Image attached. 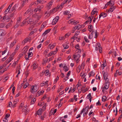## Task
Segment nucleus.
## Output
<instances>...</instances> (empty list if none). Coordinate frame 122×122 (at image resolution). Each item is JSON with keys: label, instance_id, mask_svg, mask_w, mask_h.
Wrapping results in <instances>:
<instances>
[{"label": "nucleus", "instance_id": "nucleus-1", "mask_svg": "<svg viewBox=\"0 0 122 122\" xmlns=\"http://www.w3.org/2000/svg\"><path fill=\"white\" fill-rule=\"evenodd\" d=\"M39 89L38 86L35 85L31 86L30 88V92L32 94H34L37 92Z\"/></svg>", "mask_w": 122, "mask_h": 122}, {"label": "nucleus", "instance_id": "nucleus-2", "mask_svg": "<svg viewBox=\"0 0 122 122\" xmlns=\"http://www.w3.org/2000/svg\"><path fill=\"white\" fill-rule=\"evenodd\" d=\"M28 19V17L24 20L21 24V26H23V25L27 23L28 24L30 23H31V24H32L33 23V22H32L33 19H31L30 18L28 20H27Z\"/></svg>", "mask_w": 122, "mask_h": 122}, {"label": "nucleus", "instance_id": "nucleus-3", "mask_svg": "<svg viewBox=\"0 0 122 122\" xmlns=\"http://www.w3.org/2000/svg\"><path fill=\"white\" fill-rule=\"evenodd\" d=\"M80 55L79 54H76L73 55V57L77 63L78 62L80 61Z\"/></svg>", "mask_w": 122, "mask_h": 122}, {"label": "nucleus", "instance_id": "nucleus-4", "mask_svg": "<svg viewBox=\"0 0 122 122\" xmlns=\"http://www.w3.org/2000/svg\"><path fill=\"white\" fill-rule=\"evenodd\" d=\"M97 32L96 30L95 31H92V33L90 34L89 36V38L90 39H91L93 37V35H94V38H96L97 36Z\"/></svg>", "mask_w": 122, "mask_h": 122}, {"label": "nucleus", "instance_id": "nucleus-5", "mask_svg": "<svg viewBox=\"0 0 122 122\" xmlns=\"http://www.w3.org/2000/svg\"><path fill=\"white\" fill-rule=\"evenodd\" d=\"M33 20H39L41 17V15H38L36 14H35L32 15Z\"/></svg>", "mask_w": 122, "mask_h": 122}, {"label": "nucleus", "instance_id": "nucleus-6", "mask_svg": "<svg viewBox=\"0 0 122 122\" xmlns=\"http://www.w3.org/2000/svg\"><path fill=\"white\" fill-rule=\"evenodd\" d=\"M27 107V106H24L22 108V111L23 112H24V113L25 115H26V114L28 112V110Z\"/></svg>", "mask_w": 122, "mask_h": 122}, {"label": "nucleus", "instance_id": "nucleus-7", "mask_svg": "<svg viewBox=\"0 0 122 122\" xmlns=\"http://www.w3.org/2000/svg\"><path fill=\"white\" fill-rule=\"evenodd\" d=\"M59 18V17L58 16H56L53 20L52 22V25H55L57 22Z\"/></svg>", "mask_w": 122, "mask_h": 122}, {"label": "nucleus", "instance_id": "nucleus-8", "mask_svg": "<svg viewBox=\"0 0 122 122\" xmlns=\"http://www.w3.org/2000/svg\"><path fill=\"white\" fill-rule=\"evenodd\" d=\"M102 72H104L103 77L104 80L107 82L108 81L109 79L107 77L108 76V73L107 72L105 73L104 71H102Z\"/></svg>", "mask_w": 122, "mask_h": 122}, {"label": "nucleus", "instance_id": "nucleus-9", "mask_svg": "<svg viewBox=\"0 0 122 122\" xmlns=\"http://www.w3.org/2000/svg\"><path fill=\"white\" fill-rule=\"evenodd\" d=\"M43 5L38 6L37 7V8L35 9L34 11L35 12H36L37 11H40L43 8Z\"/></svg>", "mask_w": 122, "mask_h": 122}, {"label": "nucleus", "instance_id": "nucleus-10", "mask_svg": "<svg viewBox=\"0 0 122 122\" xmlns=\"http://www.w3.org/2000/svg\"><path fill=\"white\" fill-rule=\"evenodd\" d=\"M54 1V0H51L47 5V7L48 9L51 8Z\"/></svg>", "mask_w": 122, "mask_h": 122}, {"label": "nucleus", "instance_id": "nucleus-11", "mask_svg": "<svg viewBox=\"0 0 122 122\" xmlns=\"http://www.w3.org/2000/svg\"><path fill=\"white\" fill-rule=\"evenodd\" d=\"M93 19V17L91 16V17H89L88 18V20H87L84 23V24H86L87 23L90 24V23L92 20Z\"/></svg>", "mask_w": 122, "mask_h": 122}, {"label": "nucleus", "instance_id": "nucleus-12", "mask_svg": "<svg viewBox=\"0 0 122 122\" xmlns=\"http://www.w3.org/2000/svg\"><path fill=\"white\" fill-rule=\"evenodd\" d=\"M10 18L9 16H8L7 15H5L3 17V19L7 21H8L10 20Z\"/></svg>", "mask_w": 122, "mask_h": 122}, {"label": "nucleus", "instance_id": "nucleus-13", "mask_svg": "<svg viewBox=\"0 0 122 122\" xmlns=\"http://www.w3.org/2000/svg\"><path fill=\"white\" fill-rule=\"evenodd\" d=\"M48 81H46L45 82L44 81L41 84V86H47V87H48Z\"/></svg>", "mask_w": 122, "mask_h": 122}, {"label": "nucleus", "instance_id": "nucleus-14", "mask_svg": "<svg viewBox=\"0 0 122 122\" xmlns=\"http://www.w3.org/2000/svg\"><path fill=\"white\" fill-rule=\"evenodd\" d=\"M44 92V91L42 90L40 91H39L36 94L35 97H37L40 96L41 95H42L43 94Z\"/></svg>", "mask_w": 122, "mask_h": 122}, {"label": "nucleus", "instance_id": "nucleus-15", "mask_svg": "<svg viewBox=\"0 0 122 122\" xmlns=\"http://www.w3.org/2000/svg\"><path fill=\"white\" fill-rule=\"evenodd\" d=\"M57 49H56L54 51H52L50 53L48 54V56H51L53 55H55L56 54L57 52Z\"/></svg>", "mask_w": 122, "mask_h": 122}, {"label": "nucleus", "instance_id": "nucleus-16", "mask_svg": "<svg viewBox=\"0 0 122 122\" xmlns=\"http://www.w3.org/2000/svg\"><path fill=\"white\" fill-rule=\"evenodd\" d=\"M35 26H36V25H35L34 23L33 24H31V23H30V26L29 27L28 29L29 30H31Z\"/></svg>", "mask_w": 122, "mask_h": 122}, {"label": "nucleus", "instance_id": "nucleus-17", "mask_svg": "<svg viewBox=\"0 0 122 122\" xmlns=\"http://www.w3.org/2000/svg\"><path fill=\"white\" fill-rule=\"evenodd\" d=\"M107 16V14L106 13H101L99 15V18L100 19L101 16H102L103 18L106 17Z\"/></svg>", "mask_w": 122, "mask_h": 122}, {"label": "nucleus", "instance_id": "nucleus-18", "mask_svg": "<svg viewBox=\"0 0 122 122\" xmlns=\"http://www.w3.org/2000/svg\"><path fill=\"white\" fill-rule=\"evenodd\" d=\"M109 83L108 81L107 82L106 81L105 86L103 87L105 88L106 89H108L109 87Z\"/></svg>", "mask_w": 122, "mask_h": 122}, {"label": "nucleus", "instance_id": "nucleus-19", "mask_svg": "<svg viewBox=\"0 0 122 122\" xmlns=\"http://www.w3.org/2000/svg\"><path fill=\"white\" fill-rule=\"evenodd\" d=\"M62 67L64 68L63 70L66 72L68 71L69 70L68 68L66 66H65V64L63 65Z\"/></svg>", "mask_w": 122, "mask_h": 122}, {"label": "nucleus", "instance_id": "nucleus-20", "mask_svg": "<svg viewBox=\"0 0 122 122\" xmlns=\"http://www.w3.org/2000/svg\"><path fill=\"white\" fill-rule=\"evenodd\" d=\"M42 109H39L38 111L37 112L36 116L37 115H40L42 113Z\"/></svg>", "mask_w": 122, "mask_h": 122}, {"label": "nucleus", "instance_id": "nucleus-21", "mask_svg": "<svg viewBox=\"0 0 122 122\" xmlns=\"http://www.w3.org/2000/svg\"><path fill=\"white\" fill-rule=\"evenodd\" d=\"M31 12V9H29L25 13L24 15H25L26 14L28 13V14L29 15H30V14H31L32 13Z\"/></svg>", "mask_w": 122, "mask_h": 122}, {"label": "nucleus", "instance_id": "nucleus-22", "mask_svg": "<svg viewBox=\"0 0 122 122\" xmlns=\"http://www.w3.org/2000/svg\"><path fill=\"white\" fill-rule=\"evenodd\" d=\"M97 12L98 11L97 9L96 8H94L91 14L93 15L96 13L97 14Z\"/></svg>", "mask_w": 122, "mask_h": 122}, {"label": "nucleus", "instance_id": "nucleus-23", "mask_svg": "<svg viewBox=\"0 0 122 122\" xmlns=\"http://www.w3.org/2000/svg\"><path fill=\"white\" fill-rule=\"evenodd\" d=\"M100 46H101L100 43H97L96 45V47L95 48L96 50H98V49H99V48L100 47Z\"/></svg>", "mask_w": 122, "mask_h": 122}, {"label": "nucleus", "instance_id": "nucleus-24", "mask_svg": "<svg viewBox=\"0 0 122 122\" xmlns=\"http://www.w3.org/2000/svg\"><path fill=\"white\" fill-rule=\"evenodd\" d=\"M81 27V25L80 24H79L74 27L73 29H75V30H76V29H79Z\"/></svg>", "mask_w": 122, "mask_h": 122}, {"label": "nucleus", "instance_id": "nucleus-25", "mask_svg": "<svg viewBox=\"0 0 122 122\" xmlns=\"http://www.w3.org/2000/svg\"><path fill=\"white\" fill-rule=\"evenodd\" d=\"M5 32L4 30L2 29H0V36H3L5 33Z\"/></svg>", "mask_w": 122, "mask_h": 122}, {"label": "nucleus", "instance_id": "nucleus-26", "mask_svg": "<svg viewBox=\"0 0 122 122\" xmlns=\"http://www.w3.org/2000/svg\"><path fill=\"white\" fill-rule=\"evenodd\" d=\"M79 31H76V32L75 34L74 35L75 36H73L72 37V38L74 39H75L76 38V36H77V35L79 34Z\"/></svg>", "mask_w": 122, "mask_h": 122}, {"label": "nucleus", "instance_id": "nucleus-27", "mask_svg": "<svg viewBox=\"0 0 122 122\" xmlns=\"http://www.w3.org/2000/svg\"><path fill=\"white\" fill-rule=\"evenodd\" d=\"M55 46V44H53L51 45L50 44L48 46V48H50L51 49H53Z\"/></svg>", "mask_w": 122, "mask_h": 122}, {"label": "nucleus", "instance_id": "nucleus-28", "mask_svg": "<svg viewBox=\"0 0 122 122\" xmlns=\"http://www.w3.org/2000/svg\"><path fill=\"white\" fill-rule=\"evenodd\" d=\"M74 21V20L73 19H71L70 20H69L68 22V24H73V23Z\"/></svg>", "mask_w": 122, "mask_h": 122}, {"label": "nucleus", "instance_id": "nucleus-29", "mask_svg": "<svg viewBox=\"0 0 122 122\" xmlns=\"http://www.w3.org/2000/svg\"><path fill=\"white\" fill-rule=\"evenodd\" d=\"M33 68L36 69L38 67L37 64L36 63H34L33 65Z\"/></svg>", "mask_w": 122, "mask_h": 122}, {"label": "nucleus", "instance_id": "nucleus-30", "mask_svg": "<svg viewBox=\"0 0 122 122\" xmlns=\"http://www.w3.org/2000/svg\"><path fill=\"white\" fill-rule=\"evenodd\" d=\"M16 41L15 40L13 42H12L10 44V48L12 47L16 43Z\"/></svg>", "mask_w": 122, "mask_h": 122}, {"label": "nucleus", "instance_id": "nucleus-31", "mask_svg": "<svg viewBox=\"0 0 122 122\" xmlns=\"http://www.w3.org/2000/svg\"><path fill=\"white\" fill-rule=\"evenodd\" d=\"M50 31V30L49 29H48L46 30L45 32L43 34V36H45Z\"/></svg>", "mask_w": 122, "mask_h": 122}, {"label": "nucleus", "instance_id": "nucleus-32", "mask_svg": "<svg viewBox=\"0 0 122 122\" xmlns=\"http://www.w3.org/2000/svg\"><path fill=\"white\" fill-rule=\"evenodd\" d=\"M8 12H9L10 13H11V11H10V9H8V10H7V9L5 10V11L4 13L5 14V15L7 14Z\"/></svg>", "mask_w": 122, "mask_h": 122}, {"label": "nucleus", "instance_id": "nucleus-33", "mask_svg": "<svg viewBox=\"0 0 122 122\" xmlns=\"http://www.w3.org/2000/svg\"><path fill=\"white\" fill-rule=\"evenodd\" d=\"M30 39V38H26L23 41V42H24V43H26Z\"/></svg>", "mask_w": 122, "mask_h": 122}, {"label": "nucleus", "instance_id": "nucleus-34", "mask_svg": "<svg viewBox=\"0 0 122 122\" xmlns=\"http://www.w3.org/2000/svg\"><path fill=\"white\" fill-rule=\"evenodd\" d=\"M66 3V1L64 0L63 2L62 3L61 5L59 7V8H62V6H63V5Z\"/></svg>", "mask_w": 122, "mask_h": 122}, {"label": "nucleus", "instance_id": "nucleus-35", "mask_svg": "<svg viewBox=\"0 0 122 122\" xmlns=\"http://www.w3.org/2000/svg\"><path fill=\"white\" fill-rule=\"evenodd\" d=\"M36 101V100L35 98H33L31 101L30 102V104H33Z\"/></svg>", "mask_w": 122, "mask_h": 122}, {"label": "nucleus", "instance_id": "nucleus-36", "mask_svg": "<svg viewBox=\"0 0 122 122\" xmlns=\"http://www.w3.org/2000/svg\"><path fill=\"white\" fill-rule=\"evenodd\" d=\"M49 71L48 70H47L44 72V74L46 76L48 75L49 73Z\"/></svg>", "mask_w": 122, "mask_h": 122}, {"label": "nucleus", "instance_id": "nucleus-37", "mask_svg": "<svg viewBox=\"0 0 122 122\" xmlns=\"http://www.w3.org/2000/svg\"><path fill=\"white\" fill-rule=\"evenodd\" d=\"M16 5H15L12 7V8H11L10 9V10L11 11V12L14 10L15 9L16 7Z\"/></svg>", "mask_w": 122, "mask_h": 122}, {"label": "nucleus", "instance_id": "nucleus-38", "mask_svg": "<svg viewBox=\"0 0 122 122\" xmlns=\"http://www.w3.org/2000/svg\"><path fill=\"white\" fill-rule=\"evenodd\" d=\"M86 75V73H81L80 74V76H81L82 77L84 78Z\"/></svg>", "mask_w": 122, "mask_h": 122}, {"label": "nucleus", "instance_id": "nucleus-39", "mask_svg": "<svg viewBox=\"0 0 122 122\" xmlns=\"http://www.w3.org/2000/svg\"><path fill=\"white\" fill-rule=\"evenodd\" d=\"M107 97L106 96H103L102 98V101L103 102H105L106 100Z\"/></svg>", "mask_w": 122, "mask_h": 122}, {"label": "nucleus", "instance_id": "nucleus-40", "mask_svg": "<svg viewBox=\"0 0 122 122\" xmlns=\"http://www.w3.org/2000/svg\"><path fill=\"white\" fill-rule=\"evenodd\" d=\"M94 72L93 71H92L89 73V76H93L94 75Z\"/></svg>", "mask_w": 122, "mask_h": 122}, {"label": "nucleus", "instance_id": "nucleus-41", "mask_svg": "<svg viewBox=\"0 0 122 122\" xmlns=\"http://www.w3.org/2000/svg\"><path fill=\"white\" fill-rule=\"evenodd\" d=\"M85 64V62L83 61L81 64V66H80L83 69L84 68Z\"/></svg>", "mask_w": 122, "mask_h": 122}, {"label": "nucleus", "instance_id": "nucleus-42", "mask_svg": "<svg viewBox=\"0 0 122 122\" xmlns=\"http://www.w3.org/2000/svg\"><path fill=\"white\" fill-rule=\"evenodd\" d=\"M29 85V84L28 83H26L23 86V87L24 88H25Z\"/></svg>", "mask_w": 122, "mask_h": 122}, {"label": "nucleus", "instance_id": "nucleus-43", "mask_svg": "<svg viewBox=\"0 0 122 122\" xmlns=\"http://www.w3.org/2000/svg\"><path fill=\"white\" fill-rule=\"evenodd\" d=\"M114 10V8H112L111 7L108 10V11L112 12H113V10Z\"/></svg>", "mask_w": 122, "mask_h": 122}, {"label": "nucleus", "instance_id": "nucleus-44", "mask_svg": "<svg viewBox=\"0 0 122 122\" xmlns=\"http://www.w3.org/2000/svg\"><path fill=\"white\" fill-rule=\"evenodd\" d=\"M59 77H58V76H57V77L54 80V82L55 83H56V82L59 79Z\"/></svg>", "mask_w": 122, "mask_h": 122}, {"label": "nucleus", "instance_id": "nucleus-45", "mask_svg": "<svg viewBox=\"0 0 122 122\" xmlns=\"http://www.w3.org/2000/svg\"><path fill=\"white\" fill-rule=\"evenodd\" d=\"M22 18L21 17H19L17 19V22L20 23V22L21 19Z\"/></svg>", "mask_w": 122, "mask_h": 122}, {"label": "nucleus", "instance_id": "nucleus-46", "mask_svg": "<svg viewBox=\"0 0 122 122\" xmlns=\"http://www.w3.org/2000/svg\"><path fill=\"white\" fill-rule=\"evenodd\" d=\"M13 59V58L11 56H10V57H9V58L7 59V60L10 62L11 61V60H12Z\"/></svg>", "mask_w": 122, "mask_h": 122}, {"label": "nucleus", "instance_id": "nucleus-47", "mask_svg": "<svg viewBox=\"0 0 122 122\" xmlns=\"http://www.w3.org/2000/svg\"><path fill=\"white\" fill-rule=\"evenodd\" d=\"M13 3H12L9 6L8 8H7V10H8V9H10V8L11 6L13 5Z\"/></svg>", "mask_w": 122, "mask_h": 122}, {"label": "nucleus", "instance_id": "nucleus-48", "mask_svg": "<svg viewBox=\"0 0 122 122\" xmlns=\"http://www.w3.org/2000/svg\"><path fill=\"white\" fill-rule=\"evenodd\" d=\"M63 46L64 49H66L69 47V46L68 45H67L65 46V44H63Z\"/></svg>", "mask_w": 122, "mask_h": 122}, {"label": "nucleus", "instance_id": "nucleus-49", "mask_svg": "<svg viewBox=\"0 0 122 122\" xmlns=\"http://www.w3.org/2000/svg\"><path fill=\"white\" fill-rule=\"evenodd\" d=\"M5 25L3 23H1L0 24V28H3Z\"/></svg>", "mask_w": 122, "mask_h": 122}, {"label": "nucleus", "instance_id": "nucleus-50", "mask_svg": "<svg viewBox=\"0 0 122 122\" xmlns=\"http://www.w3.org/2000/svg\"><path fill=\"white\" fill-rule=\"evenodd\" d=\"M106 66V65L105 63H103V64H102L101 67L102 70L103 69H104V68Z\"/></svg>", "mask_w": 122, "mask_h": 122}, {"label": "nucleus", "instance_id": "nucleus-51", "mask_svg": "<svg viewBox=\"0 0 122 122\" xmlns=\"http://www.w3.org/2000/svg\"><path fill=\"white\" fill-rule=\"evenodd\" d=\"M64 13V14L67 15L69 13V11H68L66 10L65 11Z\"/></svg>", "mask_w": 122, "mask_h": 122}, {"label": "nucleus", "instance_id": "nucleus-52", "mask_svg": "<svg viewBox=\"0 0 122 122\" xmlns=\"http://www.w3.org/2000/svg\"><path fill=\"white\" fill-rule=\"evenodd\" d=\"M76 51L77 53L79 54L81 53V49H79L76 50Z\"/></svg>", "mask_w": 122, "mask_h": 122}, {"label": "nucleus", "instance_id": "nucleus-53", "mask_svg": "<svg viewBox=\"0 0 122 122\" xmlns=\"http://www.w3.org/2000/svg\"><path fill=\"white\" fill-rule=\"evenodd\" d=\"M32 55L33 54L32 52H30L28 53V57H31Z\"/></svg>", "mask_w": 122, "mask_h": 122}, {"label": "nucleus", "instance_id": "nucleus-54", "mask_svg": "<svg viewBox=\"0 0 122 122\" xmlns=\"http://www.w3.org/2000/svg\"><path fill=\"white\" fill-rule=\"evenodd\" d=\"M20 23H18L16 22V24L14 26V27L15 28H17L19 25Z\"/></svg>", "mask_w": 122, "mask_h": 122}, {"label": "nucleus", "instance_id": "nucleus-55", "mask_svg": "<svg viewBox=\"0 0 122 122\" xmlns=\"http://www.w3.org/2000/svg\"><path fill=\"white\" fill-rule=\"evenodd\" d=\"M65 39V37L63 36H62L61 37H60L59 38V39L60 40H64Z\"/></svg>", "mask_w": 122, "mask_h": 122}, {"label": "nucleus", "instance_id": "nucleus-56", "mask_svg": "<svg viewBox=\"0 0 122 122\" xmlns=\"http://www.w3.org/2000/svg\"><path fill=\"white\" fill-rule=\"evenodd\" d=\"M54 57L52 56V57L50 58L49 59H47V61L48 62H49L51 61L52 60L53 58Z\"/></svg>", "mask_w": 122, "mask_h": 122}, {"label": "nucleus", "instance_id": "nucleus-57", "mask_svg": "<svg viewBox=\"0 0 122 122\" xmlns=\"http://www.w3.org/2000/svg\"><path fill=\"white\" fill-rule=\"evenodd\" d=\"M19 47H20L18 46L17 45L15 50V51L16 52L18 49L19 48Z\"/></svg>", "mask_w": 122, "mask_h": 122}, {"label": "nucleus", "instance_id": "nucleus-58", "mask_svg": "<svg viewBox=\"0 0 122 122\" xmlns=\"http://www.w3.org/2000/svg\"><path fill=\"white\" fill-rule=\"evenodd\" d=\"M68 76H66L65 78L64 79L63 81L64 82L65 81L67 80L69 78Z\"/></svg>", "mask_w": 122, "mask_h": 122}, {"label": "nucleus", "instance_id": "nucleus-59", "mask_svg": "<svg viewBox=\"0 0 122 122\" xmlns=\"http://www.w3.org/2000/svg\"><path fill=\"white\" fill-rule=\"evenodd\" d=\"M75 48L77 49V50L78 49H79L80 48V46H79V45L78 44H77L76 45Z\"/></svg>", "mask_w": 122, "mask_h": 122}, {"label": "nucleus", "instance_id": "nucleus-60", "mask_svg": "<svg viewBox=\"0 0 122 122\" xmlns=\"http://www.w3.org/2000/svg\"><path fill=\"white\" fill-rule=\"evenodd\" d=\"M3 120L4 122H8V120L7 118L5 117L3 119Z\"/></svg>", "mask_w": 122, "mask_h": 122}, {"label": "nucleus", "instance_id": "nucleus-61", "mask_svg": "<svg viewBox=\"0 0 122 122\" xmlns=\"http://www.w3.org/2000/svg\"><path fill=\"white\" fill-rule=\"evenodd\" d=\"M92 26L91 25H90L88 26V28L89 29H91V30H92Z\"/></svg>", "mask_w": 122, "mask_h": 122}, {"label": "nucleus", "instance_id": "nucleus-62", "mask_svg": "<svg viewBox=\"0 0 122 122\" xmlns=\"http://www.w3.org/2000/svg\"><path fill=\"white\" fill-rule=\"evenodd\" d=\"M99 50L100 53H101L102 52V48L101 47V46H100V47L99 48Z\"/></svg>", "mask_w": 122, "mask_h": 122}, {"label": "nucleus", "instance_id": "nucleus-63", "mask_svg": "<svg viewBox=\"0 0 122 122\" xmlns=\"http://www.w3.org/2000/svg\"><path fill=\"white\" fill-rule=\"evenodd\" d=\"M84 39L85 41L87 42H89V41L87 39L86 37L85 36L84 37Z\"/></svg>", "mask_w": 122, "mask_h": 122}, {"label": "nucleus", "instance_id": "nucleus-64", "mask_svg": "<svg viewBox=\"0 0 122 122\" xmlns=\"http://www.w3.org/2000/svg\"><path fill=\"white\" fill-rule=\"evenodd\" d=\"M14 14L13 13H12V14H10L9 15V16L10 17V19L12 17L14 16Z\"/></svg>", "mask_w": 122, "mask_h": 122}]
</instances>
